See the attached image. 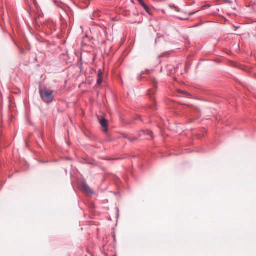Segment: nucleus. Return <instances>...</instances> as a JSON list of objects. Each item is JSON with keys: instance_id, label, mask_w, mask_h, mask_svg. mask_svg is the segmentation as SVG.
Here are the masks:
<instances>
[{"instance_id": "6", "label": "nucleus", "mask_w": 256, "mask_h": 256, "mask_svg": "<svg viewBox=\"0 0 256 256\" xmlns=\"http://www.w3.org/2000/svg\"><path fill=\"white\" fill-rule=\"evenodd\" d=\"M100 123L101 125V126L105 128V130H107V128H108V122L106 119L105 118H102L100 120Z\"/></svg>"}, {"instance_id": "4", "label": "nucleus", "mask_w": 256, "mask_h": 256, "mask_svg": "<svg viewBox=\"0 0 256 256\" xmlns=\"http://www.w3.org/2000/svg\"><path fill=\"white\" fill-rule=\"evenodd\" d=\"M102 75L103 72L102 70H98V80H97V84L98 85H100L102 84Z\"/></svg>"}, {"instance_id": "5", "label": "nucleus", "mask_w": 256, "mask_h": 256, "mask_svg": "<svg viewBox=\"0 0 256 256\" xmlns=\"http://www.w3.org/2000/svg\"><path fill=\"white\" fill-rule=\"evenodd\" d=\"M140 5L142 6V8L148 12V14H152L151 9L144 2H142Z\"/></svg>"}, {"instance_id": "2", "label": "nucleus", "mask_w": 256, "mask_h": 256, "mask_svg": "<svg viewBox=\"0 0 256 256\" xmlns=\"http://www.w3.org/2000/svg\"><path fill=\"white\" fill-rule=\"evenodd\" d=\"M80 190L85 194H94V192L92 190L90 187L86 184V182H82L80 185Z\"/></svg>"}, {"instance_id": "12", "label": "nucleus", "mask_w": 256, "mask_h": 256, "mask_svg": "<svg viewBox=\"0 0 256 256\" xmlns=\"http://www.w3.org/2000/svg\"><path fill=\"white\" fill-rule=\"evenodd\" d=\"M125 138L128 140L130 142H134L136 140V138H130L128 136H126Z\"/></svg>"}, {"instance_id": "9", "label": "nucleus", "mask_w": 256, "mask_h": 256, "mask_svg": "<svg viewBox=\"0 0 256 256\" xmlns=\"http://www.w3.org/2000/svg\"><path fill=\"white\" fill-rule=\"evenodd\" d=\"M150 80L151 82L153 84V86L154 87V88H156V87L157 84V82H156V79L154 78H150Z\"/></svg>"}, {"instance_id": "10", "label": "nucleus", "mask_w": 256, "mask_h": 256, "mask_svg": "<svg viewBox=\"0 0 256 256\" xmlns=\"http://www.w3.org/2000/svg\"><path fill=\"white\" fill-rule=\"evenodd\" d=\"M156 92V89H150L148 90V94L150 95V96L154 94H155Z\"/></svg>"}, {"instance_id": "1", "label": "nucleus", "mask_w": 256, "mask_h": 256, "mask_svg": "<svg viewBox=\"0 0 256 256\" xmlns=\"http://www.w3.org/2000/svg\"><path fill=\"white\" fill-rule=\"evenodd\" d=\"M40 95L42 100L46 104L51 103L54 98V91L46 88H40Z\"/></svg>"}, {"instance_id": "19", "label": "nucleus", "mask_w": 256, "mask_h": 256, "mask_svg": "<svg viewBox=\"0 0 256 256\" xmlns=\"http://www.w3.org/2000/svg\"><path fill=\"white\" fill-rule=\"evenodd\" d=\"M15 45H16V46H17L18 48L19 47L18 44H15Z\"/></svg>"}, {"instance_id": "8", "label": "nucleus", "mask_w": 256, "mask_h": 256, "mask_svg": "<svg viewBox=\"0 0 256 256\" xmlns=\"http://www.w3.org/2000/svg\"><path fill=\"white\" fill-rule=\"evenodd\" d=\"M150 71L148 70H146L144 72H142L140 73V76L138 77V79L139 80H142L143 78H144V77L142 76V75H144V74H148L150 73Z\"/></svg>"}, {"instance_id": "7", "label": "nucleus", "mask_w": 256, "mask_h": 256, "mask_svg": "<svg viewBox=\"0 0 256 256\" xmlns=\"http://www.w3.org/2000/svg\"><path fill=\"white\" fill-rule=\"evenodd\" d=\"M140 136H142L144 135H148V136H149L152 137V132L148 130H142V131L140 132Z\"/></svg>"}, {"instance_id": "16", "label": "nucleus", "mask_w": 256, "mask_h": 256, "mask_svg": "<svg viewBox=\"0 0 256 256\" xmlns=\"http://www.w3.org/2000/svg\"><path fill=\"white\" fill-rule=\"evenodd\" d=\"M138 0L140 4H141L142 2H143V1L142 0Z\"/></svg>"}, {"instance_id": "14", "label": "nucleus", "mask_w": 256, "mask_h": 256, "mask_svg": "<svg viewBox=\"0 0 256 256\" xmlns=\"http://www.w3.org/2000/svg\"><path fill=\"white\" fill-rule=\"evenodd\" d=\"M90 0H86V3L87 6H88L90 4Z\"/></svg>"}, {"instance_id": "13", "label": "nucleus", "mask_w": 256, "mask_h": 256, "mask_svg": "<svg viewBox=\"0 0 256 256\" xmlns=\"http://www.w3.org/2000/svg\"><path fill=\"white\" fill-rule=\"evenodd\" d=\"M19 51L20 54H22L24 53V50L22 48L20 47H18Z\"/></svg>"}, {"instance_id": "15", "label": "nucleus", "mask_w": 256, "mask_h": 256, "mask_svg": "<svg viewBox=\"0 0 256 256\" xmlns=\"http://www.w3.org/2000/svg\"><path fill=\"white\" fill-rule=\"evenodd\" d=\"M181 92L184 93V94H188V93L186 92L181 91Z\"/></svg>"}, {"instance_id": "17", "label": "nucleus", "mask_w": 256, "mask_h": 256, "mask_svg": "<svg viewBox=\"0 0 256 256\" xmlns=\"http://www.w3.org/2000/svg\"><path fill=\"white\" fill-rule=\"evenodd\" d=\"M138 0L140 4H141L142 2H143V1L142 0Z\"/></svg>"}, {"instance_id": "11", "label": "nucleus", "mask_w": 256, "mask_h": 256, "mask_svg": "<svg viewBox=\"0 0 256 256\" xmlns=\"http://www.w3.org/2000/svg\"><path fill=\"white\" fill-rule=\"evenodd\" d=\"M54 26V24L52 22H49L48 24H45V27H48V28H50V29H52V26Z\"/></svg>"}, {"instance_id": "3", "label": "nucleus", "mask_w": 256, "mask_h": 256, "mask_svg": "<svg viewBox=\"0 0 256 256\" xmlns=\"http://www.w3.org/2000/svg\"><path fill=\"white\" fill-rule=\"evenodd\" d=\"M106 14V10L104 9L100 8L98 10L96 11H95L93 12L92 16L94 17H98L100 18L102 16L103 14Z\"/></svg>"}, {"instance_id": "18", "label": "nucleus", "mask_w": 256, "mask_h": 256, "mask_svg": "<svg viewBox=\"0 0 256 256\" xmlns=\"http://www.w3.org/2000/svg\"><path fill=\"white\" fill-rule=\"evenodd\" d=\"M15 45H16V46H17L18 48L19 47L18 44H15Z\"/></svg>"}]
</instances>
